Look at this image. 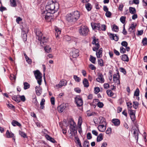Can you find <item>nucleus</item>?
<instances>
[{
	"mask_svg": "<svg viewBox=\"0 0 147 147\" xmlns=\"http://www.w3.org/2000/svg\"><path fill=\"white\" fill-rule=\"evenodd\" d=\"M80 12L78 11H75L71 13L67 14L66 16V20L71 24H74L79 18Z\"/></svg>",
	"mask_w": 147,
	"mask_h": 147,
	"instance_id": "f257e3e1",
	"label": "nucleus"
},
{
	"mask_svg": "<svg viewBox=\"0 0 147 147\" xmlns=\"http://www.w3.org/2000/svg\"><path fill=\"white\" fill-rule=\"evenodd\" d=\"M58 5L57 3H54L53 1H51L49 4L46 6L45 10L43 11H47L49 13L53 14L58 10Z\"/></svg>",
	"mask_w": 147,
	"mask_h": 147,
	"instance_id": "f03ea898",
	"label": "nucleus"
},
{
	"mask_svg": "<svg viewBox=\"0 0 147 147\" xmlns=\"http://www.w3.org/2000/svg\"><path fill=\"white\" fill-rule=\"evenodd\" d=\"M35 32L36 36V38L39 41H40L41 45H42V42L43 44H44V43L47 42V40L46 38L44 36L42 37V34L39 30L36 29Z\"/></svg>",
	"mask_w": 147,
	"mask_h": 147,
	"instance_id": "7ed1b4c3",
	"label": "nucleus"
},
{
	"mask_svg": "<svg viewBox=\"0 0 147 147\" xmlns=\"http://www.w3.org/2000/svg\"><path fill=\"white\" fill-rule=\"evenodd\" d=\"M53 14L49 13L47 11H43L42 13V16H44L45 18L48 22H51L53 20L52 16Z\"/></svg>",
	"mask_w": 147,
	"mask_h": 147,
	"instance_id": "20e7f679",
	"label": "nucleus"
},
{
	"mask_svg": "<svg viewBox=\"0 0 147 147\" xmlns=\"http://www.w3.org/2000/svg\"><path fill=\"white\" fill-rule=\"evenodd\" d=\"M94 123L96 124H106L105 119L100 116L98 118H95L94 120Z\"/></svg>",
	"mask_w": 147,
	"mask_h": 147,
	"instance_id": "39448f33",
	"label": "nucleus"
},
{
	"mask_svg": "<svg viewBox=\"0 0 147 147\" xmlns=\"http://www.w3.org/2000/svg\"><path fill=\"white\" fill-rule=\"evenodd\" d=\"M89 31L88 28L86 26H82L79 30L80 34L83 36L87 35Z\"/></svg>",
	"mask_w": 147,
	"mask_h": 147,
	"instance_id": "423d86ee",
	"label": "nucleus"
},
{
	"mask_svg": "<svg viewBox=\"0 0 147 147\" xmlns=\"http://www.w3.org/2000/svg\"><path fill=\"white\" fill-rule=\"evenodd\" d=\"M69 124L70 130L71 132H74L76 131V124L74 120L71 119L69 120Z\"/></svg>",
	"mask_w": 147,
	"mask_h": 147,
	"instance_id": "0eeeda50",
	"label": "nucleus"
},
{
	"mask_svg": "<svg viewBox=\"0 0 147 147\" xmlns=\"http://www.w3.org/2000/svg\"><path fill=\"white\" fill-rule=\"evenodd\" d=\"M75 102L78 107H80L83 104V101L80 96H77L75 98Z\"/></svg>",
	"mask_w": 147,
	"mask_h": 147,
	"instance_id": "6e6552de",
	"label": "nucleus"
},
{
	"mask_svg": "<svg viewBox=\"0 0 147 147\" xmlns=\"http://www.w3.org/2000/svg\"><path fill=\"white\" fill-rule=\"evenodd\" d=\"M79 50L78 49H74L70 53V55L73 58H76L79 55Z\"/></svg>",
	"mask_w": 147,
	"mask_h": 147,
	"instance_id": "1a4fd4ad",
	"label": "nucleus"
},
{
	"mask_svg": "<svg viewBox=\"0 0 147 147\" xmlns=\"http://www.w3.org/2000/svg\"><path fill=\"white\" fill-rule=\"evenodd\" d=\"M96 80L101 83H103L105 82L103 76L102 74L99 73L98 75V78L96 79Z\"/></svg>",
	"mask_w": 147,
	"mask_h": 147,
	"instance_id": "9d476101",
	"label": "nucleus"
},
{
	"mask_svg": "<svg viewBox=\"0 0 147 147\" xmlns=\"http://www.w3.org/2000/svg\"><path fill=\"white\" fill-rule=\"evenodd\" d=\"M67 81L65 80H63L60 82L59 84L56 85V86H59V88H61L63 86H65L67 85Z\"/></svg>",
	"mask_w": 147,
	"mask_h": 147,
	"instance_id": "9b49d317",
	"label": "nucleus"
},
{
	"mask_svg": "<svg viewBox=\"0 0 147 147\" xmlns=\"http://www.w3.org/2000/svg\"><path fill=\"white\" fill-rule=\"evenodd\" d=\"M119 75L118 74V75L115 74L113 76V80L114 82L118 84H120V81L119 79Z\"/></svg>",
	"mask_w": 147,
	"mask_h": 147,
	"instance_id": "f8f14e48",
	"label": "nucleus"
},
{
	"mask_svg": "<svg viewBox=\"0 0 147 147\" xmlns=\"http://www.w3.org/2000/svg\"><path fill=\"white\" fill-rule=\"evenodd\" d=\"M35 89L36 94L38 96L40 95L42 92V89L40 85L36 86L35 87Z\"/></svg>",
	"mask_w": 147,
	"mask_h": 147,
	"instance_id": "ddd939ff",
	"label": "nucleus"
},
{
	"mask_svg": "<svg viewBox=\"0 0 147 147\" xmlns=\"http://www.w3.org/2000/svg\"><path fill=\"white\" fill-rule=\"evenodd\" d=\"M100 23H91V26L93 30H98L99 27H100Z\"/></svg>",
	"mask_w": 147,
	"mask_h": 147,
	"instance_id": "4468645a",
	"label": "nucleus"
},
{
	"mask_svg": "<svg viewBox=\"0 0 147 147\" xmlns=\"http://www.w3.org/2000/svg\"><path fill=\"white\" fill-rule=\"evenodd\" d=\"M106 124H101L98 127V130L101 132H104L106 130Z\"/></svg>",
	"mask_w": 147,
	"mask_h": 147,
	"instance_id": "2eb2a0df",
	"label": "nucleus"
},
{
	"mask_svg": "<svg viewBox=\"0 0 147 147\" xmlns=\"http://www.w3.org/2000/svg\"><path fill=\"white\" fill-rule=\"evenodd\" d=\"M112 122L113 123L114 125L116 126H119L120 123V120L117 119H112Z\"/></svg>",
	"mask_w": 147,
	"mask_h": 147,
	"instance_id": "dca6fc26",
	"label": "nucleus"
},
{
	"mask_svg": "<svg viewBox=\"0 0 147 147\" xmlns=\"http://www.w3.org/2000/svg\"><path fill=\"white\" fill-rule=\"evenodd\" d=\"M6 135L7 138H12L13 140H15V139L14 137V134L12 132L10 133L8 130H7L6 133Z\"/></svg>",
	"mask_w": 147,
	"mask_h": 147,
	"instance_id": "f3484780",
	"label": "nucleus"
},
{
	"mask_svg": "<svg viewBox=\"0 0 147 147\" xmlns=\"http://www.w3.org/2000/svg\"><path fill=\"white\" fill-rule=\"evenodd\" d=\"M55 34L56 38L58 39L59 38V35L61 33V30L57 27L55 28Z\"/></svg>",
	"mask_w": 147,
	"mask_h": 147,
	"instance_id": "a211bd4d",
	"label": "nucleus"
},
{
	"mask_svg": "<svg viewBox=\"0 0 147 147\" xmlns=\"http://www.w3.org/2000/svg\"><path fill=\"white\" fill-rule=\"evenodd\" d=\"M109 36L110 38L112 40H114L115 41H117L118 40L119 38L116 34H110Z\"/></svg>",
	"mask_w": 147,
	"mask_h": 147,
	"instance_id": "6ab92c4d",
	"label": "nucleus"
},
{
	"mask_svg": "<svg viewBox=\"0 0 147 147\" xmlns=\"http://www.w3.org/2000/svg\"><path fill=\"white\" fill-rule=\"evenodd\" d=\"M93 40L92 42V44L95 45V46H96L97 45H99V47H100V45L98 43L99 41L98 40L97 38H96V37L94 36L93 37Z\"/></svg>",
	"mask_w": 147,
	"mask_h": 147,
	"instance_id": "aec40b11",
	"label": "nucleus"
},
{
	"mask_svg": "<svg viewBox=\"0 0 147 147\" xmlns=\"http://www.w3.org/2000/svg\"><path fill=\"white\" fill-rule=\"evenodd\" d=\"M96 55L98 58H100L102 56V48H100L96 53Z\"/></svg>",
	"mask_w": 147,
	"mask_h": 147,
	"instance_id": "412c9836",
	"label": "nucleus"
},
{
	"mask_svg": "<svg viewBox=\"0 0 147 147\" xmlns=\"http://www.w3.org/2000/svg\"><path fill=\"white\" fill-rule=\"evenodd\" d=\"M65 107H66L64 105H60L57 108L58 112L60 113L63 112L64 110Z\"/></svg>",
	"mask_w": 147,
	"mask_h": 147,
	"instance_id": "4be33fe9",
	"label": "nucleus"
},
{
	"mask_svg": "<svg viewBox=\"0 0 147 147\" xmlns=\"http://www.w3.org/2000/svg\"><path fill=\"white\" fill-rule=\"evenodd\" d=\"M106 26L105 24H100V27H99L98 30L105 31L106 29Z\"/></svg>",
	"mask_w": 147,
	"mask_h": 147,
	"instance_id": "5701e85b",
	"label": "nucleus"
},
{
	"mask_svg": "<svg viewBox=\"0 0 147 147\" xmlns=\"http://www.w3.org/2000/svg\"><path fill=\"white\" fill-rule=\"evenodd\" d=\"M133 134L134 136L137 141L138 138V131L137 129L134 130Z\"/></svg>",
	"mask_w": 147,
	"mask_h": 147,
	"instance_id": "b1692460",
	"label": "nucleus"
},
{
	"mask_svg": "<svg viewBox=\"0 0 147 147\" xmlns=\"http://www.w3.org/2000/svg\"><path fill=\"white\" fill-rule=\"evenodd\" d=\"M45 137L47 140L50 141L53 143H55L56 142L55 140L49 135L47 134L46 135Z\"/></svg>",
	"mask_w": 147,
	"mask_h": 147,
	"instance_id": "393cba45",
	"label": "nucleus"
},
{
	"mask_svg": "<svg viewBox=\"0 0 147 147\" xmlns=\"http://www.w3.org/2000/svg\"><path fill=\"white\" fill-rule=\"evenodd\" d=\"M136 26V25H135L134 24H131L129 28V31L130 32H134Z\"/></svg>",
	"mask_w": 147,
	"mask_h": 147,
	"instance_id": "a878e982",
	"label": "nucleus"
},
{
	"mask_svg": "<svg viewBox=\"0 0 147 147\" xmlns=\"http://www.w3.org/2000/svg\"><path fill=\"white\" fill-rule=\"evenodd\" d=\"M83 83L84 85V87L86 88H88L89 86L88 80L86 78H84L83 80Z\"/></svg>",
	"mask_w": 147,
	"mask_h": 147,
	"instance_id": "bb28decb",
	"label": "nucleus"
},
{
	"mask_svg": "<svg viewBox=\"0 0 147 147\" xmlns=\"http://www.w3.org/2000/svg\"><path fill=\"white\" fill-rule=\"evenodd\" d=\"M42 75H41L39 76H37L35 78L37 80L38 83L39 85H40L41 84V82H42Z\"/></svg>",
	"mask_w": 147,
	"mask_h": 147,
	"instance_id": "cd10ccee",
	"label": "nucleus"
},
{
	"mask_svg": "<svg viewBox=\"0 0 147 147\" xmlns=\"http://www.w3.org/2000/svg\"><path fill=\"white\" fill-rule=\"evenodd\" d=\"M12 125L14 126H18L19 127H20L21 126V124L18 122L17 121L13 120L12 123Z\"/></svg>",
	"mask_w": 147,
	"mask_h": 147,
	"instance_id": "c85d7f7f",
	"label": "nucleus"
},
{
	"mask_svg": "<svg viewBox=\"0 0 147 147\" xmlns=\"http://www.w3.org/2000/svg\"><path fill=\"white\" fill-rule=\"evenodd\" d=\"M122 60L128 62L129 61V58L127 55L123 54L122 56Z\"/></svg>",
	"mask_w": 147,
	"mask_h": 147,
	"instance_id": "c756f323",
	"label": "nucleus"
},
{
	"mask_svg": "<svg viewBox=\"0 0 147 147\" xmlns=\"http://www.w3.org/2000/svg\"><path fill=\"white\" fill-rule=\"evenodd\" d=\"M129 12L131 14H134L136 13V9L134 7H129Z\"/></svg>",
	"mask_w": 147,
	"mask_h": 147,
	"instance_id": "7c9ffc66",
	"label": "nucleus"
},
{
	"mask_svg": "<svg viewBox=\"0 0 147 147\" xmlns=\"http://www.w3.org/2000/svg\"><path fill=\"white\" fill-rule=\"evenodd\" d=\"M103 135L102 134H100L97 137V142H100L103 139Z\"/></svg>",
	"mask_w": 147,
	"mask_h": 147,
	"instance_id": "2f4dec72",
	"label": "nucleus"
},
{
	"mask_svg": "<svg viewBox=\"0 0 147 147\" xmlns=\"http://www.w3.org/2000/svg\"><path fill=\"white\" fill-rule=\"evenodd\" d=\"M96 60V57L92 56V55L90 56L89 60L93 63L95 64Z\"/></svg>",
	"mask_w": 147,
	"mask_h": 147,
	"instance_id": "473e14b6",
	"label": "nucleus"
},
{
	"mask_svg": "<svg viewBox=\"0 0 147 147\" xmlns=\"http://www.w3.org/2000/svg\"><path fill=\"white\" fill-rule=\"evenodd\" d=\"M24 90H26L28 89L30 87V85L27 82H24Z\"/></svg>",
	"mask_w": 147,
	"mask_h": 147,
	"instance_id": "72a5a7b5",
	"label": "nucleus"
},
{
	"mask_svg": "<svg viewBox=\"0 0 147 147\" xmlns=\"http://www.w3.org/2000/svg\"><path fill=\"white\" fill-rule=\"evenodd\" d=\"M45 100L44 98L42 99V100L40 102V108L41 109H43L44 108V105Z\"/></svg>",
	"mask_w": 147,
	"mask_h": 147,
	"instance_id": "f704fd0d",
	"label": "nucleus"
},
{
	"mask_svg": "<svg viewBox=\"0 0 147 147\" xmlns=\"http://www.w3.org/2000/svg\"><path fill=\"white\" fill-rule=\"evenodd\" d=\"M34 74L35 78L37 76H39L42 75V74L38 70H36V71H34Z\"/></svg>",
	"mask_w": 147,
	"mask_h": 147,
	"instance_id": "c9c22d12",
	"label": "nucleus"
},
{
	"mask_svg": "<svg viewBox=\"0 0 147 147\" xmlns=\"http://www.w3.org/2000/svg\"><path fill=\"white\" fill-rule=\"evenodd\" d=\"M10 5L13 7H15L17 6L16 2L15 0H10Z\"/></svg>",
	"mask_w": 147,
	"mask_h": 147,
	"instance_id": "e433bc0d",
	"label": "nucleus"
},
{
	"mask_svg": "<svg viewBox=\"0 0 147 147\" xmlns=\"http://www.w3.org/2000/svg\"><path fill=\"white\" fill-rule=\"evenodd\" d=\"M86 7L88 11H90L92 8L91 5L89 3L86 4Z\"/></svg>",
	"mask_w": 147,
	"mask_h": 147,
	"instance_id": "4c0bfd02",
	"label": "nucleus"
},
{
	"mask_svg": "<svg viewBox=\"0 0 147 147\" xmlns=\"http://www.w3.org/2000/svg\"><path fill=\"white\" fill-rule=\"evenodd\" d=\"M112 29L113 31L117 32H118L119 31V28L118 27L115 25H113Z\"/></svg>",
	"mask_w": 147,
	"mask_h": 147,
	"instance_id": "58836bf2",
	"label": "nucleus"
},
{
	"mask_svg": "<svg viewBox=\"0 0 147 147\" xmlns=\"http://www.w3.org/2000/svg\"><path fill=\"white\" fill-rule=\"evenodd\" d=\"M98 64L100 66L102 67L104 66L103 61L102 59H98Z\"/></svg>",
	"mask_w": 147,
	"mask_h": 147,
	"instance_id": "ea45409f",
	"label": "nucleus"
},
{
	"mask_svg": "<svg viewBox=\"0 0 147 147\" xmlns=\"http://www.w3.org/2000/svg\"><path fill=\"white\" fill-rule=\"evenodd\" d=\"M23 32H22L23 34L22 35V37L24 41H26L27 39V35L26 33H24Z\"/></svg>",
	"mask_w": 147,
	"mask_h": 147,
	"instance_id": "a19ab883",
	"label": "nucleus"
},
{
	"mask_svg": "<svg viewBox=\"0 0 147 147\" xmlns=\"http://www.w3.org/2000/svg\"><path fill=\"white\" fill-rule=\"evenodd\" d=\"M133 103L134 104V105H133L134 108L135 109H137L138 107V105H139L138 102L137 101H134L133 102Z\"/></svg>",
	"mask_w": 147,
	"mask_h": 147,
	"instance_id": "79ce46f5",
	"label": "nucleus"
},
{
	"mask_svg": "<svg viewBox=\"0 0 147 147\" xmlns=\"http://www.w3.org/2000/svg\"><path fill=\"white\" fill-rule=\"evenodd\" d=\"M107 95L110 96H112L113 95V92L110 90H108L107 91Z\"/></svg>",
	"mask_w": 147,
	"mask_h": 147,
	"instance_id": "37998d69",
	"label": "nucleus"
},
{
	"mask_svg": "<svg viewBox=\"0 0 147 147\" xmlns=\"http://www.w3.org/2000/svg\"><path fill=\"white\" fill-rule=\"evenodd\" d=\"M45 49L47 52L49 53L50 52L51 48L49 46H46L45 48Z\"/></svg>",
	"mask_w": 147,
	"mask_h": 147,
	"instance_id": "c03bdc74",
	"label": "nucleus"
},
{
	"mask_svg": "<svg viewBox=\"0 0 147 147\" xmlns=\"http://www.w3.org/2000/svg\"><path fill=\"white\" fill-rule=\"evenodd\" d=\"M19 134L22 137L24 138H25L26 137V134L23 132L20 131H19Z\"/></svg>",
	"mask_w": 147,
	"mask_h": 147,
	"instance_id": "a18cd8bd",
	"label": "nucleus"
},
{
	"mask_svg": "<svg viewBox=\"0 0 147 147\" xmlns=\"http://www.w3.org/2000/svg\"><path fill=\"white\" fill-rule=\"evenodd\" d=\"M74 79L75 81L77 82H80L81 79L79 78L77 76L74 75Z\"/></svg>",
	"mask_w": 147,
	"mask_h": 147,
	"instance_id": "49530a36",
	"label": "nucleus"
},
{
	"mask_svg": "<svg viewBox=\"0 0 147 147\" xmlns=\"http://www.w3.org/2000/svg\"><path fill=\"white\" fill-rule=\"evenodd\" d=\"M142 43L143 45H147V38H143L142 41Z\"/></svg>",
	"mask_w": 147,
	"mask_h": 147,
	"instance_id": "de8ad7c7",
	"label": "nucleus"
},
{
	"mask_svg": "<svg viewBox=\"0 0 147 147\" xmlns=\"http://www.w3.org/2000/svg\"><path fill=\"white\" fill-rule=\"evenodd\" d=\"M139 89L137 88L134 92V95L136 96H138L139 95Z\"/></svg>",
	"mask_w": 147,
	"mask_h": 147,
	"instance_id": "09e8293b",
	"label": "nucleus"
},
{
	"mask_svg": "<svg viewBox=\"0 0 147 147\" xmlns=\"http://www.w3.org/2000/svg\"><path fill=\"white\" fill-rule=\"evenodd\" d=\"M120 52L121 53H125L126 50L122 46L120 47Z\"/></svg>",
	"mask_w": 147,
	"mask_h": 147,
	"instance_id": "8fccbe9b",
	"label": "nucleus"
},
{
	"mask_svg": "<svg viewBox=\"0 0 147 147\" xmlns=\"http://www.w3.org/2000/svg\"><path fill=\"white\" fill-rule=\"evenodd\" d=\"M75 138L77 141L78 145L80 147H82L80 142L79 139L76 137Z\"/></svg>",
	"mask_w": 147,
	"mask_h": 147,
	"instance_id": "3c124183",
	"label": "nucleus"
},
{
	"mask_svg": "<svg viewBox=\"0 0 147 147\" xmlns=\"http://www.w3.org/2000/svg\"><path fill=\"white\" fill-rule=\"evenodd\" d=\"M127 106L128 107L127 109L128 110V109H131V108L132 107V104L130 102H128L127 103Z\"/></svg>",
	"mask_w": 147,
	"mask_h": 147,
	"instance_id": "603ef678",
	"label": "nucleus"
},
{
	"mask_svg": "<svg viewBox=\"0 0 147 147\" xmlns=\"http://www.w3.org/2000/svg\"><path fill=\"white\" fill-rule=\"evenodd\" d=\"M121 45L122 46L126 47L128 45V43L126 41H123L121 42Z\"/></svg>",
	"mask_w": 147,
	"mask_h": 147,
	"instance_id": "864d4df0",
	"label": "nucleus"
},
{
	"mask_svg": "<svg viewBox=\"0 0 147 147\" xmlns=\"http://www.w3.org/2000/svg\"><path fill=\"white\" fill-rule=\"evenodd\" d=\"M10 78L11 80H15L16 78V76L13 74H11L10 75Z\"/></svg>",
	"mask_w": 147,
	"mask_h": 147,
	"instance_id": "5fc2aeb1",
	"label": "nucleus"
},
{
	"mask_svg": "<svg viewBox=\"0 0 147 147\" xmlns=\"http://www.w3.org/2000/svg\"><path fill=\"white\" fill-rule=\"evenodd\" d=\"M128 112L129 113L130 116L135 115V112L134 111L132 110L131 109H128Z\"/></svg>",
	"mask_w": 147,
	"mask_h": 147,
	"instance_id": "6e6d98bb",
	"label": "nucleus"
},
{
	"mask_svg": "<svg viewBox=\"0 0 147 147\" xmlns=\"http://www.w3.org/2000/svg\"><path fill=\"white\" fill-rule=\"evenodd\" d=\"M126 17L124 16H121L120 19V21L123 24L125 23Z\"/></svg>",
	"mask_w": 147,
	"mask_h": 147,
	"instance_id": "4d7b16f0",
	"label": "nucleus"
},
{
	"mask_svg": "<svg viewBox=\"0 0 147 147\" xmlns=\"http://www.w3.org/2000/svg\"><path fill=\"white\" fill-rule=\"evenodd\" d=\"M119 70L121 72L123 73L124 75L126 74V72L125 69L123 67H120L119 68Z\"/></svg>",
	"mask_w": 147,
	"mask_h": 147,
	"instance_id": "13d9d810",
	"label": "nucleus"
},
{
	"mask_svg": "<svg viewBox=\"0 0 147 147\" xmlns=\"http://www.w3.org/2000/svg\"><path fill=\"white\" fill-rule=\"evenodd\" d=\"M94 91V93L96 94H97L100 91V89L98 87H95Z\"/></svg>",
	"mask_w": 147,
	"mask_h": 147,
	"instance_id": "bf43d9fd",
	"label": "nucleus"
},
{
	"mask_svg": "<svg viewBox=\"0 0 147 147\" xmlns=\"http://www.w3.org/2000/svg\"><path fill=\"white\" fill-rule=\"evenodd\" d=\"M13 99L17 102H20V99L16 96H15L12 98Z\"/></svg>",
	"mask_w": 147,
	"mask_h": 147,
	"instance_id": "052dcab7",
	"label": "nucleus"
},
{
	"mask_svg": "<svg viewBox=\"0 0 147 147\" xmlns=\"http://www.w3.org/2000/svg\"><path fill=\"white\" fill-rule=\"evenodd\" d=\"M95 113L94 112H90V111H87V115L88 116H90L94 115Z\"/></svg>",
	"mask_w": 147,
	"mask_h": 147,
	"instance_id": "680f3d73",
	"label": "nucleus"
},
{
	"mask_svg": "<svg viewBox=\"0 0 147 147\" xmlns=\"http://www.w3.org/2000/svg\"><path fill=\"white\" fill-rule=\"evenodd\" d=\"M97 105L98 107L100 108H101L103 107V106L104 105H103V104L102 102H98L97 103Z\"/></svg>",
	"mask_w": 147,
	"mask_h": 147,
	"instance_id": "e2e57ef3",
	"label": "nucleus"
},
{
	"mask_svg": "<svg viewBox=\"0 0 147 147\" xmlns=\"http://www.w3.org/2000/svg\"><path fill=\"white\" fill-rule=\"evenodd\" d=\"M111 15V13L109 11L106 12L105 13V16L108 18L110 17Z\"/></svg>",
	"mask_w": 147,
	"mask_h": 147,
	"instance_id": "0e129e2a",
	"label": "nucleus"
},
{
	"mask_svg": "<svg viewBox=\"0 0 147 147\" xmlns=\"http://www.w3.org/2000/svg\"><path fill=\"white\" fill-rule=\"evenodd\" d=\"M89 68L92 70H94L96 69V67L93 65L91 64L89 65Z\"/></svg>",
	"mask_w": 147,
	"mask_h": 147,
	"instance_id": "69168bd1",
	"label": "nucleus"
},
{
	"mask_svg": "<svg viewBox=\"0 0 147 147\" xmlns=\"http://www.w3.org/2000/svg\"><path fill=\"white\" fill-rule=\"evenodd\" d=\"M139 3V0H133L131 2V4H133L134 3L136 5L138 4Z\"/></svg>",
	"mask_w": 147,
	"mask_h": 147,
	"instance_id": "338daca9",
	"label": "nucleus"
},
{
	"mask_svg": "<svg viewBox=\"0 0 147 147\" xmlns=\"http://www.w3.org/2000/svg\"><path fill=\"white\" fill-rule=\"evenodd\" d=\"M142 3L143 6L146 7L147 8V0H143Z\"/></svg>",
	"mask_w": 147,
	"mask_h": 147,
	"instance_id": "774afa93",
	"label": "nucleus"
}]
</instances>
